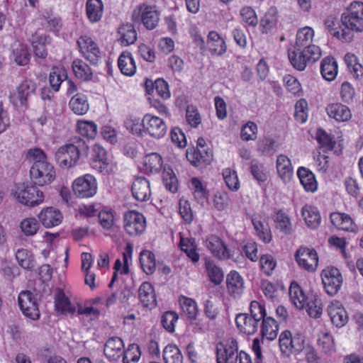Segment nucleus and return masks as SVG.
<instances>
[{
	"label": "nucleus",
	"instance_id": "22",
	"mask_svg": "<svg viewBox=\"0 0 363 363\" xmlns=\"http://www.w3.org/2000/svg\"><path fill=\"white\" fill-rule=\"evenodd\" d=\"M145 86L149 97L155 98L158 96L162 99L170 98L171 94L168 83L163 79H157L155 82L147 79Z\"/></svg>",
	"mask_w": 363,
	"mask_h": 363
},
{
	"label": "nucleus",
	"instance_id": "14",
	"mask_svg": "<svg viewBox=\"0 0 363 363\" xmlns=\"http://www.w3.org/2000/svg\"><path fill=\"white\" fill-rule=\"evenodd\" d=\"M144 135H147L154 139L163 138L167 131L166 123L161 118L151 113L143 116Z\"/></svg>",
	"mask_w": 363,
	"mask_h": 363
},
{
	"label": "nucleus",
	"instance_id": "25",
	"mask_svg": "<svg viewBox=\"0 0 363 363\" xmlns=\"http://www.w3.org/2000/svg\"><path fill=\"white\" fill-rule=\"evenodd\" d=\"M39 221L46 228L59 225L63 219L62 213L54 207H47L41 210L38 215Z\"/></svg>",
	"mask_w": 363,
	"mask_h": 363
},
{
	"label": "nucleus",
	"instance_id": "52",
	"mask_svg": "<svg viewBox=\"0 0 363 363\" xmlns=\"http://www.w3.org/2000/svg\"><path fill=\"white\" fill-rule=\"evenodd\" d=\"M205 268L211 282L215 285H219L222 283L224 279L223 272L213 260H206L205 262Z\"/></svg>",
	"mask_w": 363,
	"mask_h": 363
},
{
	"label": "nucleus",
	"instance_id": "32",
	"mask_svg": "<svg viewBox=\"0 0 363 363\" xmlns=\"http://www.w3.org/2000/svg\"><path fill=\"white\" fill-rule=\"evenodd\" d=\"M138 296L144 307L152 309L157 306V297L151 283L145 281L141 284L138 289Z\"/></svg>",
	"mask_w": 363,
	"mask_h": 363
},
{
	"label": "nucleus",
	"instance_id": "23",
	"mask_svg": "<svg viewBox=\"0 0 363 363\" xmlns=\"http://www.w3.org/2000/svg\"><path fill=\"white\" fill-rule=\"evenodd\" d=\"M132 255H133V247L130 244H128L125 248L124 252H123V264L119 259H117L114 263L113 266V274L111 278L110 283L108 284V287L112 288L115 281L118 279V274H127L129 273V263L132 260Z\"/></svg>",
	"mask_w": 363,
	"mask_h": 363
},
{
	"label": "nucleus",
	"instance_id": "30",
	"mask_svg": "<svg viewBox=\"0 0 363 363\" xmlns=\"http://www.w3.org/2000/svg\"><path fill=\"white\" fill-rule=\"evenodd\" d=\"M125 345L118 337H109L104 345V353L109 360H117L124 352Z\"/></svg>",
	"mask_w": 363,
	"mask_h": 363
},
{
	"label": "nucleus",
	"instance_id": "19",
	"mask_svg": "<svg viewBox=\"0 0 363 363\" xmlns=\"http://www.w3.org/2000/svg\"><path fill=\"white\" fill-rule=\"evenodd\" d=\"M299 267L308 272H314L318 267V253L314 249L301 247L295 254Z\"/></svg>",
	"mask_w": 363,
	"mask_h": 363
},
{
	"label": "nucleus",
	"instance_id": "10",
	"mask_svg": "<svg viewBox=\"0 0 363 363\" xmlns=\"http://www.w3.org/2000/svg\"><path fill=\"white\" fill-rule=\"evenodd\" d=\"M14 195L18 201L28 206H38L44 201L43 191L35 185L21 184L16 186Z\"/></svg>",
	"mask_w": 363,
	"mask_h": 363
},
{
	"label": "nucleus",
	"instance_id": "39",
	"mask_svg": "<svg viewBox=\"0 0 363 363\" xmlns=\"http://www.w3.org/2000/svg\"><path fill=\"white\" fill-rule=\"evenodd\" d=\"M276 167L279 177L284 182H289L293 177L294 169L291 160L285 155L277 156Z\"/></svg>",
	"mask_w": 363,
	"mask_h": 363
},
{
	"label": "nucleus",
	"instance_id": "40",
	"mask_svg": "<svg viewBox=\"0 0 363 363\" xmlns=\"http://www.w3.org/2000/svg\"><path fill=\"white\" fill-rule=\"evenodd\" d=\"M72 69L74 75L83 82L91 81L93 78V71L89 65L79 58L74 59L72 62Z\"/></svg>",
	"mask_w": 363,
	"mask_h": 363
},
{
	"label": "nucleus",
	"instance_id": "54",
	"mask_svg": "<svg viewBox=\"0 0 363 363\" xmlns=\"http://www.w3.org/2000/svg\"><path fill=\"white\" fill-rule=\"evenodd\" d=\"M179 303L182 311L189 320H195L199 313L198 305L196 301L185 296H180Z\"/></svg>",
	"mask_w": 363,
	"mask_h": 363
},
{
	"label": "nucleus",
	"instance_id": "49",
	"mask_svg": "<svg viewBox=\"0 0 363 363\" xmlns=\"http://www.w3.org/2000/svg\"><path fill=\"white\" fill-rule=\"evenodd\" d=\"M118 40L123 46L133 44L137 40V32L131 23L121 25L118 30Z\"/></svg>",
	"mask_w": 363,
	"mask_h": 363
},
{
	"label": "nucleus",
	"instance_id": "55",
	"mask_svg": "<svg viewBox=\"0 0 363 363\" xmlns=\"http://www.w3.org/2000/svg\"><path fill=\"white\" fill-rule=\"evenodd\" d=\"M191 184L196 201L201 204L206 202L208 197V191L201 181L197 177H193L191 179Z\"/></svg>",
	"mask_w": 363,
	"mask_h": 363
},
{
	"label": "nucleus",
	"instance_id": "34",
	"mask_svg": "<svg viewBox=\"0 0 363 363\" xmlns=\"http://www.w3.org/2000/svg\"><path fill=\"white\" fill-rule=\"evenodd\" d=\"M51 43V38L46 34L35 33L32 35L31 45L35 57L45 59L48 55L47 46Z\"/></svg>",
	"mask_w": 363,
	"mask_h": 363
},
{
	"label": "nucleus",
	"instance_id": "33",
	"mask_svg": "<svg viewBox=\"0 0 363 363\" xmlns=\"http://www.w3.org/2000/svg\"><path fill=\"white\" fill-rule=\"evenodd\" d=\"M333 225L338 230L355 232L357 226L351 216L345 213L333 212L330 216Z\"/></svg>",
	"mask_w": 363,
	"mask_h": 363
},
{
	"label": "nucleus",
	"instance_id": "24",
	"mask_svg": "<svg viewBox=\"0 0 363 363\" xmlns=\"http://www.w3.org/2000/svg\"><path fill=\"white\" fill-rule=\"evenodd\" d=\"M327 311L331 322L337 328H342L347 323V313L340 301L334 300L331 301Z\"/></svg>",
	"mask_w": 363,
	"mask_h": 363
},
{
	"label": "nucleus",
	"instance_id": "7",
	"mask_svg": "<svg viewBox=\"0 0 363 363\" xmlns=\"http://www.w3.org/2000/svg\"><path fill=\"white\" fill-rule=\"evenodd\" d=\"M80 55L91 65H98L103 57V52L96 42L87 35H81L77 40Z\"/></svg>",
	"mask_w": 363,
	"mask_h": 363
},
{
	"label": "nucleus",
	"instance_id": "57",
	"mask_svg": "<svg viewBox=\"0 0 363 363\" xmlns=\"http://www.w3.org/2000/svg\"><path fill=\"white\" fill-rule=\"evenodd\" d=\"M67 79L66 71L63 68L53 67L49 74V82L55 91L60 90L61 84Z\"/></svg>",
	"mask_w": 363,
	"mask_h": 363
},
{
	"label": "nucleus",
	"instance_id": "29",
	"mask_svg": "<svg viewBox=\"0 0 363 363\" xmlns=\"http://www.w3.org/2000/svg\"><path fill=\"white\" fill-rule=\"evenodd\" d=\"M206 45L209 52L212 55L221 56L226 52V43L217 31L211 30L208 32Z\"/></svg>",
	"mask_w": 363,
	"mask_h": 363
},
{
	"label": "nucleus",
	"instance_id": "27",
	"mask_svg": "<svg viewBox=\"0 0 363 363\" xmlns=\"http://www.w3.org/2000/svg\"><path fill=\"white\" fill-rule=\"evenodd\" d=\"M243 278L235 270H232L226 277V287L229 295L234 298H240L245 288Z\"/></svg>",
	"mask_w": 363,
	"mask_h": 363
},
{
	"label": "nucleus",
	"instance_id": "13",
	"mask_svg": "<svg viewBox=\"0 0 363 363\" xmlns=\"http://www.w3.org/2000/svg\"><path fill=\"white\" fill-rule=\"evenodd\" d=\"M18 303L22 313L33 320L40 318V313L37 295L30 291H21L18 297Z\"/></svg>",
	"mask_w": 363,
	"mask_h": 363
},
{
	"label": "nucleus",
	"instance_id": "63",
	"mask_svg": "<svg viewBox=\"0 0 363 363\" xmlns=\"http://www.w3.org/2000/svg\"><path fill=\"white\" fill-rule=\"evenodd\" d=\"M125 128L133 135L143 137L144 136L143 118L140 121L135 117H128L124 122Z\"/></svg>",
	"mask_w": 363,
	"mask_h": 363
},
{
	"label": "nucleus",
	"instance_id": "12",
	"mask_svg": "<svg viewBox=\"0 0 363 363\" xmlns=\"http://www.w3.org/2000/svg\"><path fill=\"white\" fill-rule=\"evenodd\" d=\"M74 194L79 199L94 196L97 191V182L94 176L86 174L75 179L72 185Z\"/></svg>",
	"mask_w": 363,
	"mask_h": 363
},
{
	"label": "nucleus",
	"instance_id": "58",
	"mask_svg": "<svg viewBox=\"0 0 363 363\" xmlns=\"http://www.w3.org/2000/svg\"><path fill=\"white\" fill-rule=\"evenodd\" d=\"M318 342L315 337H304L303 350L305 354L306 360L308 363H315L318 361V352L315 350L313 342Z\"/></svg>",
	"mask_w": 363,
	"mask_h": 363
},
{
	"label": "nucleus",
	"instance_id": "28",
	"mask_svg": "<svg viewBox=\"0 0 363 363\" xmlns=\"http://www.w3.org/2000/svg\"><path fill=\"white\" fill-rule=\"evenodd\" d=\"M133 196L138 201H146L152 195L149 181L143 177H136L131 186Z\"/></svg>",
	"mask_w": 363,
	"mask_h": 363
},
{
	"label": "nucleus",
	"instance_id": "35",
	"mask_svg": "<svg viewBox=\"0 0 363 363\" xmlns=\"http://www.w3.org/2000/svg\"><path fill=\"white\" fill-rule=\"evenodd\" d=\"M314 30L310 27L300 28L296 33V44L294 47L303 48L306 51L315 52L316 47L313 45Z\"/></svg>",
	"mask_w": 363,
	"mask_h": 363
},
{
	"label": "nucleus",
	"instance_id": "44",
	"mask_svg": "<svg viewBox=\"0 0 363 363\" xmlns=\"http://www.w3.org/2000/svg\"><path fill=\"white\" fill-rule=\"evenodd\" d=\"M54 303L56 311L62 314H74L76 311V308L61 289L55 294Z\"/></svg>",
	"mask_w": 363,
	"mask_h": 363
},
{
	"label": "nucleus",
	"instance_id": "4",
	"mask_svg": "<svg viewBox=\"0 0 363 363\" xmlns=\"http://www.w3.org/2000/svg\"><path fill=\"white\" fill-rule=\"evenodd\" d=\"M90 160L91 167L103 175L113 174L118 169L112 155L100 144L91 147Z\"/></svg>",
	"mask_w": 363,
	"mask_h": 363
},
{
	"label": "nucleus",
	"instance_id": "11",
	"mask_svg": "<svg viewBox=\"0 0 363 363\" xmlns=\"http://www.w3.org/2000/svg\"><path fill=\"white\" fill-rule=\"evenodd\" d=\"M147 227V221L144 215L137 211L130 210L123 215V228L130 236L142 235Z\"/></svg>",
	"mask_w": 363,
	"mask_h": 363
},
{
	"label": "nucleus",
	"instance_id": "42",
	"mask_svg": "<svg viewBox=\"0 0 363 363\" xmlns=\"http://www.w3.org/2000/svg\"><path fill=\"white\" fill-rule=\"evenodd\" d=\"M69 108L77 116L86 114L89 109L87 96L82 93H77L69 102Z\"/></svg>",
	"mask_w": 363,
	"mask_h": 363
},
{
	"label": "nucleus",
	"instance_id": "36",
	"mask_svg": "<svg viewBox=\"0 0 363 363\" xmlns=\"http://www.w3.org/2000/svg\"><path fill=\"white\" fill-rule=\"evenodd\" d=\"M118 67L121 74L125 76H133L137 69L136 63L132 53L129 51H123L118 59Z\"/></svg>",
	"mask_w": 363,
	"mask_h": 363
},
{
	"label": "nucleus",
	"instance_id": "62",
	"mask_svg": "<svg viewBox=\"0 0 363 363\" xmlns=\"http://www.w3.org/2000/svg\"><path fill=\"white\" fill-rule=\"evenodd\" d=\"M222 175L229 189L236 191L240 189V182L236 171L233 168H225Z\"/></svg>",
	"mask_w": 363,
	"mask_h": 363
},
{
	"label": "nucleus",
	"instance_id": "38",
	"mask_svg": "<svg viewBox=\"0 0 363 363\" xmlns=\"http://www.w3.org/2000/svg\"><path fill=\"white\" fill-rule=\"evenodd\" d=\"M260 334L263 338L269 341L275 340L279 333V323L271 316H267L261 321Z\"/></svg>",
	"mask_w": 363,
	"mask_h": 363
},
{
	"label": "nucleus",
	"instance_id": "8",
	"mask_svg": "<svg viewBox=\"0 0 363 363\" xmlns=\"http://www.w3.org/2000/svg\"><path fill=\"white\" fill-rule=\"evenodd\" d=\"M30 177L35 186L49 185L56 178L55 167L49 162L36 163L30 167Z\"/></svg>",
	"mask_w": 363,
	"mask_h": 363
},
{
	"label": "nucleus",
	"instance_id": "45",
	"mask_svg": "<svg viewBox=\"0 0 363 363\" xmlns=\"http://www.w3.org/2000/svg\"><path fill=\"white\" fill-rule=\"evenodd\" d=\"M274 221L276 228L285 235H291L293 232V225L289 216L284 209H279L274 212Z\"/></svg>",
	"mask_w": 363,
	"mask_h": 363
},
{
	"label": "nucleus",
	"instance_id": "16",
	"mask_svg": "<svg viewBox=\"0 0 363 363\" xmlns=\"http://www.w3.org/2000/svg\"><path fill=\"white\" fill-rule=\"evenodd\" d=\"M37 84L35 80L25 79L17 86L16 91L11 93L10 99L14 104L26 106L29 98L35 94Z\"/></svg>",
	"mask_w": 363,
	"mask_h": 363
},
{
	"label": "nucleus",
	"instance_id": "53",
	"mask_svg": "<svg viewBox=\"0 0 363 363\" xmlns=\"http://www.w3.org/2000/svg\"><path fill=\"white\" fill-rule=\"evenodd\" d=\"M140 263L143 272L151 275L156 270V259L155 254L150 250H143L140 253Z\"/></svg>",
	"mask_w": 363,
	"mask_h": 363
},
{
	"label": "nucleus",
	"instance_id": "46",
	"mask_svg": "<svg viewBox=\"0 0 363 363\" xmlns=\"http://www.w3.org/2000/svg\"><path fill=\"white\" fill-rule=\"evenodd\" d=\"M297 176L306 191L314 192L317 189L318 183L315 174L308 169L300 167L297 170Z\"/></svg>",
	"mask_w": 363,
	"mask_h": 363
},
{
	"label": "nucleus",
	"instance_id": "26",
	"mask_svg": "<svg viewBox=\"0 0 363 363\" xmlns=\"http://www.w3.org/2000/svg\"><path fill=\"white\" fill-rule=\"evenodd\" d=\"M235 325L240 333L252 335L256 333L259 325L257 319H255L247 313H239L235 317Z\"/></svg>",
	"mask_w": 363,
	"mask_h": 363
},
{
	"label": "nucleus",
	"instance_id": "1",
	"mask_svg": "<svg viewBox=\"0 0 363 363\" xmlns=\"http://www.w3.org/2000/svg\"><path fill=\"white\" fill-rule=\"evenodd\" d=\"M344 28H331V34L342 42L349 43L354 38V32L363 31V2L354 1L341 16Z\"/></svg>",
	"mask_w": 363,
	"mask_h": 363
},
{
	"label": "nucleus",
	"instance_id": "2",
	"mask_svg": "<svg viewBox=\"0 0 363 363\" xmlns=\"http://www.w3.org/2000/svg\"><path fill=\"white\" fill-rule=\"evenodd\" d=\"M289 298L291 303L298 310L306 309L311 318H318V295L308 293L306 294L301 286L293 281L289 289Z\"/></svg>",
	"mask_w": 363,
	"mask_h": 363
},
{
	"label": "nucleus",
	"instance_id": "3",
	"mask_svg": "<svg viewBox=\"0 0 363 363\" xmlns=\"http://www.w3.org/2000/svg\"><path fill=\"white\" fill-rule=\"evenodd\" d=\"M86 143L81 139L75 143H69L60 146L55 152V159L62 168H71L78 162L82 151L87 150Z\"/></svg>",
	"mask_w": 363,
	"mask_h": 363
},
{
	"label": "nucleus",
	"instance_id": "37",
	"mask_svg": "<svg viewBox=\"0 0 363 363\" xmlns=\"http://www.w3.org/2000/svg\"><path fill=\"white\" fill-rule=\"evenodd\" d=\"M163 165L162 156L157 152H151L144 156L143 168L146 174H157L160 172Z\"/></svg>",
	"mask_w": 363,
	"mask_h": 363
},
{
	"label": "nucleus",
	"instance_id": "18",
	"mask_svg": "<svg viewBox=\"0 0 363 363\" xmlns=\"http://www.w3.org/2000/svg\"><path fill=\"white\" fill-rule=\"evenodd\" d=\"M205 245L210 252L220 260H228L231 257L224 241L216 235H209L205 240Z\"/></svg>",
	"mask_w": 363,
	"mask_h": 363
},
{
	"label": "nucleus",
	"instance_id": "51",
	"mask_svg": "<svg viewBox=\"0 0 363 363\" xmlns=\"http://www.w3.org/2000/svg\"><path fill=\"white\" fill-rule=\"evenodd\" d=\"M76 130L82 137L93 140L97 135V125L94 121L78 120Z\"/></svg>",
	"mask_w": 363,
	"mask_h": 363
},
{
	"label": "nucleus",
	"instance_id": "59",
	"mask_svg": "<svg viewBox=\"0 0 363 363\" xmlns=\"http://www.w3.org/2000/svg\"><path fill=\"white\" fill-rule=\"evenodd\" d=\"M163 359L165 363H182L183 356L177 345L169 344L163 350Z\"/></svg>",
	"mask_w": 363,
	"mask_h": 363
},
{
	"label": "nucleus",
	"instance_id": "17",
	"mask_svg": "<svg viewBox=\"0 0 363 363\" xmlns=\"http://www.w3.org/2000/svg\"><path fill=\"white\" fill-rule=\"evenodd\" d=\"M321 279L325 292L330 296L335 295L340 289L342 277L336 267H328L321 272Z\"/></svg>",
	"mask_w": 363,
	"mask_h": 363
},
{
	"label": "nucleus",
	"instance_id": "47",
	"mask_svg": "<svg viewBox=\"0 0 363 363\" xmlns=\"http://www.w3.org/2000/svg\"><path fill=\"white\" fill-rule=\"evenodd\" d=\"M179 245L181 250L186 255L193 263L199 261L200 255L198 252L197 245L194 239L181 236Z\"/></svg>",
	"mask_w": 363,
	"mask_h": 363
},
{
	"label": "nucleus",
	"instance_id": "5",
	"mask_svg": "<svg viewBox=\"0 0 363 363\" xmlns=\"http://www.w3.org/2000/svg\"><path fill=\"white\" fill-rule=\"evenodd\" d=\"M131 20L135 24H143L147 30H153L159 23L160 12L155 5L142 3L133 10Z\"/></svg>",
	"mask_w": 363,
	"mask_h": 363
},
{
	"label": "nucleus",
	"instance_id": "60",
	"mask_svg": "<svg viewBox=\"0 0 363 363\" xmlns=\"http://www.w3.org/2000/svg\"><path fill=\"white\" fill-rule=\"evenodd\" d=\"M345 61L354 77L357 79L363 77V66L358 62L355 55L347 53L345 56Z\"/></svg>",
	"mask_w": 363,
	"mask_h": 363
},
{
	"label": "nucleus",
	"instance_id": "6",
	"mask_svg": "<svg viewBox=\"0 0 363 363\" xmlns=\"http://www.w3.org/2000/svg\"><path fill=\"white\" fill-rule=\"evenodd\" d=\"M240 351L238 341L233 337H227L217 342L216 363H236Z\"/></svg>",
	"mask_w": 363,
	"mask_h": 363
},
{
	"label": "nucleus",
	"instance_id": "9",
	"mask_svg": "<svg viewBox=\"0 0 363 363\" xmlns=\"http://www.w3.org/2000/svg\"><path fill=\"white\" fill-rule=\"evenodd\" d=\"M304 336L301 333L292 335L289 330L282 331L279 337V345L282 354L289 356L294 352H300L303 350Z\"/></svg>",
	"mask_w": 363,
	"mask_h": 363
},
{
	"label": "nucleus",
	"instance_id": "21",
	"mask_svg": "<svg viewBox=\"0 0 363 363\" xmlns=\"http://www.w3.org/2000/svg\"><path fill=\"white\" fill-rule=\"evenodd\" d=\"M315 53V52L306 51L303 48L296 47L288 50V57L291 65L299 71L305 69Z\"/></svg>",
	"mask_w": 363,
	"mask_h": 363
},
{
	"label": "nucleus",
	"instance_id": "56",
	"mask_svg": "<svg viewBox=\"0 0 363 363\" xmlns=\"http://www.w3.org/2000/svg\"><path fill=\"white\" fill-rule=\"evenodd\" d=\"M301 216L309 228L315 229L318 227V209L315 206L306 204L302 208Z\"/></svg>",
	"mask_w": 363,
	"mask_h": 363
},
{
	"label": "nucleus",
	"instance_id": "43",
	"mask_svg": "<svg viewBox=\"0 0 363 363\" xmlns=\"http://www.w3.org/2000/svg\"><path fill=\"white\" fill-rule=\"evenodd\" d=\"M279 21V11L277 7L272 6L260 20L259 27L262 33H267L276 27Z\"/></svg>",
	"mask_w": 363,
	"mask_h": 363
},
{
	"label": "nucleus",
	"instance_id": "20",
	"mask_svg": "<svg viewBox=\"0 0 363 363\" xmlns=\"http://www.w3.org/2000/svg\"><path fill=\"white\" fill-rule=\"evenodd\" d=\"M213 151L211 149H201L189 147L186 150V158L194 167L203 168L210 164L213 160Z\"/></svg>",
	"mask_w": 363,
	"mask_h": 363
},
{
	"label": "nucleus",
	"instance_id": "31",
	"mask_svg": "<svg viewBox=\"0 0 363 363\" xmlns=\"http://www.w3.org/2000/svg\"><path fill=\"white\" fill-rule=\"evenodd\" d=\"M325 110L329 118L339 123L348 121L352 118L350 108L341 103L329 104Z\"/></svg>",
	"mask_w": 363,
	"mask_h": 363
},
{
	"label": "nucleus",
	"instance_id": "50",
	"mask_svg": "<svg viewBox=\"0 0 363 363\" xmlns=\"http://www.w3.org/2000/svg\"><path fill=\"white\" fill-rule=\"evenodd\" d=\"M252 223L259 238L266 244L269 243L272 240V235L268 223L258 217L253 218Z\"/></svg>",
	"mask_w": 363,
	"mask_h": 363
},
{
	"label": "nucleus",
	"instance_id": "48",
	"mask_svg": "<svg viewBox=\"0 0 363 363\" xmlns=\"http://www.w3.org/2000/svg\"><path fill=\"white\" fill-rule=\"evenodd\" d=\"M337 63L334 57L328 56L322 60L320 73L326 81H333L337 77Z\"/></svg>",
	"mask_w": 363,
	"mask_h": 363
},
{
	"label": "nucleus",
	"instance_id": "15",
	"mask_svg": "<svg viewBox=\"0 0 363 363\" xmlns=\"http://www.w3.org/2000/svg\"><path fill=\"white\" fill-rule=\"evenodd\" d=\"M336 143L334 135L319 128V149L324 152L321 155L319 151V171L325 172L327 170L329 167V156L325 154H328L333 150Z\"/></svg>",
	"mask_w": 363,
	"mask_h": 363
},
{
	"label": "nucleus",
	"instance_id": "61",
	"mask_svg": "<svg viewBox=\"0 0 363 363\" xmlns=\"http://www.w3.org/2000/svg\"><path fill=\"white\" fill-rule=\"evenodd\" d=\"M16 258L19 265L25 269H32L35 260L33 254L27 249H19L16 252Z\"/></svg>",
	"mask_w": 363,
	"mask_h": 363
},
{
	"label": "nucleus",
	"instance_id": "64",
	"mask_svg": "<svg viewBox=\"0 0 363 363\" xmlns=\"http://www.w3.org/2000/svg\"><path fill=\"white\" fill-rule=\"evenodd\" d=\"M284 86L292 96L298 97L302 94V88L298 80L291 74H286L283 79Z\"/></svg>",
	"mask_w": 363,
	"mask_h": 363
},
{
	"label": "nucleus",
	"instance_id": "41",
	"mask_svg": "<svg viewBox=\"0 0 363 363\" xmlns=\"http://www.w3.org/2000/svg\"><path fill=\"white\" fill-rule=\"evenodd\" d=\"M104 13L102 0H87L86 2V15L91 23L101 21Z\"/></svg>",
	"mask_w": 363,
	"mask_h": 363
}]
</instances>
